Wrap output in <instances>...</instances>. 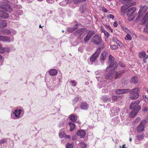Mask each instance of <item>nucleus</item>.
I'll return each mask as SVG.
<instances>
[{"mask_svg":"<svg viewBox=\"0 0 148 148\" xmlns=\"http://www.w3.org/2000/svg\"><path fill=\"white\" fill-rule=\"evenodd\" d=\"M73 0H65L63 3H70L72 2Z\"/></svg>","mask_w":148,"mask_h":148,"instance_id":"nucleus-48","label":"nucleus"},{"mask_svg":"<svg viewBox=\"0 0 148 148\" xmlns=\"http://www.w3.org/2000/svg\"><path fill=\"white\" fill-rule=\"evenodd\" d=\"M66 137L67 138H71V136L70 135H66L65 136V137Z\"/></svg>","mask_w":148,"mask_h":148,"instance_id":"nucleus-62","label":"nucleus"},{"mask_svg":"<svg viewBox=\"0 0 148 148\" xmlns=\"http://www.w3.org/2000/svg\"><path fill=\"white\" fill-rule=\"evenodd\" d=\"M142 22L143 24L148 22V11L145 14V16L143 17L142 20Z\"/></svg>","mask_w":148,"mask_h":148,"instance_id":"nucleus-20","label":"nucleus"},{"mask_svg":"<svg viewBox=\"0 0 148 148\" xmlns=\"http://www.w3.org/2000/svg\"><path fill=\"white\" fill-rule=\"evenodd\" d=\"M86 7L82 6L79 8V11L81 13H83L84 11H86Z\"/></svg>","mask_w":148,"mask_h":148,"instance_id":"nucleus-32","label":"nucleus"},{"mask_svg":"<svg viewBox=\"0 0 148 148\" xmlns=\"http://www.w3.org/2000/svg\"><path fill=\"white\" fill-rule=\"evenodd\" d=\"M141 108L140 106H138L130 113L129 116L131 118H134L137 115Z\"/></svg>","mask_w":148,"mask_h":148,"instance_id":"nucleus-6","label":"nucleus"},{"mask_svg":"<svg viewBox=\"0 0 148 148\" xmlns=\"http://www.w3.org/2000/svg\"><path fill=\"white\" fill-rule=\"evenodd\" d=\"M5 142V141L4 139H2L0 141V143L1 144H3Z\"/></svg>","mask_w":148,"mask_h":148,"instance_id":"nucleus-56","label":"nucleus"},{"mask_svg":"<svg viewBox=\"0 0 148 148\" xmlns=\"http://www.w3.org/2000/svg\"><path fill=\"white\" fill-rule=\"evenodd\" d=\"M143 14V13L139 11L138 12V17L136 18V20L137 21L139 20L140 19V18L142 17Z\"/></svg>","mask_w":148,"mask_h":148,"instance_id":"nucleus-38","label":"nucleus"},{"mask_svg":"<svg viewBox=\"0 0 148 148\" xmlns=\"http://www.w3.org/2000/svg\"><path fill=\"white\" fill-rule=\"evenodd\" d=\"M125 6H122L121 8V11L122 12H125Z\"/></svg>","mask_w":148,"mask_h":148,"instance_id":"nucleus-53","label":"nucleus"},{"mask_svg":"<svg viewBox=\"0 0 148 148\" xmlns=\"http://www.w3.org/2000/svg\"><path fill=\"white\" fill-rule=\"evenodd\" d=\"M3 32L4 34L5 35H8L11 33V32L10 30L8 29H5L3 30Z\"/></svg>","mask_w":148,"mask_h":148,"instance_id":"nucleus-29","label":"nucleus"},{"mask_svg":"<svg viewBox=\"0 0 148 148\" xmlns=\"http://www.w3.org/2000/svg\"><path fill=\"white\" fill-rule=\"evenodd\" d=\"M118 66L117 63L115 62L110 63L109 66L106 68V70H108L109 69L110 70L115 69H116Z\"/></svg>","mask_w":148,"mask_h":148,"instance_id":"nucleus-10","label":"nucleus"},{"mask_svg":"<svg viewBox=\"0 0 148 148\" xmlns=\"http://www.w3.org/2000/svg\"><path fill=\"white\" fill-rule=\"evenodd\" d=\"M125 144L123 145L122 147H121V146H120L119 148H127L125 147Z\"/></svg>","mask_w":148,"mask_h":148,"instance_id":"nucleus-63","label":"nucleus"},{"mask_svg":"<svg viewBox=\"0 0 148 148\" xmlns=\"http://www.w3.org/2000/svg\"><path fill=\"white\" fill-rule=\"evenodd\" d=\"M114 57L111 55H110L108 58V61L109 62L112 63L114 62Z\"/></svg>","mask_w":148,"mask_h":148,"instance_id":"nucleus-33","label":"nucleus"},{"mask_svg":"<svg viewBox=\"0 0 148 148\" xmlns=\"http://www.w3.org/2000/svg\"><path fill=\"white\" fill-rule=\"evenodd\" d=\"M108 55V53L105 51L103 52L100 56L101 60L103 61H104L106 59V58Z\"/></svg>","mask_w":148,"mask_h":148,"instance_id":"nucleus-17","label":"nucleus"},{"mask_svg":"<svg viewBox=\"0 0 148 148\" xmlns=\"http://www.w3.org/2000/svg\"><path fill=\"white\" fill-rule=\"evenodd\" d=\"M70 83H72L73 85L74 86H76V84H75V82L74 81V80H73V81H70Z\"/></svg>","mask_w":148,"mask_h":148,"instance_id":"nucleus-55","label":"nucleus"},{"mask_svg":"<svg viewBox=\"0 0 148 148\" xmlns=\"http://www.w3.org/2000/svg\"><path fill=\"white\" fill-rule=\"evenodd\" d=\"M108 29L110 30L112 32V29L110 26L108 27Z\"/></svg>","mask_w":148,"mask_h":148,"instance_id":"nucleus-64","label":"nucleus"},{"mask_svg":"<svg viewBox=\"0 0 148 148\" xmlns=\"http://www.w3.org/2000/svg\"><path fill=\"white\" fill-rule=\"evenodd\" d=\"M81 108L82 109L86 110L87 109L88 107V105L86 103H82L81 104Z\"/></svg>","mask_w":148,"mask_h":148,"instance_id":"nucleus-24","label":"nucleus"},{"mask_svg":"<svg viewBox=\"0 0 148 148\" xmlns=\"http://www.w3.org/2000/svg\"><path fill=\"white\" fill-rule=\"evenodd\" d=\"M73 146L72 144L67 143L66 145V148H73Z\"/></svg>","mask_w":148,"mask_h":148,"instance_id":"nucleus-39","label":"nucleus"},{"mask_svg":"<svg viewBox=\"0 0 148 148\" xmlns=\"http://www.w3.org/2000/svg\"><path fill=\"white\" fill-rule=\"evenodd\" d=\"M130 97L129 98L132 100L137 99L139 97V88L138 87L133 88L132 90L129 89Z\"/></svg>","mask_w":148,"mask_h":148,"instance_id":"nucleus-3","label":"nucleus"},{"mask_svg":"<svg viewBox=\"0 0 148 148\" xmlns=\"http://www.w3.org/2000/svg\"><path fill=\"white\" fill-rule=\"evenodd\" d=\"M47 2L49 3H53L54 2V0H46Z\"/></svg>","mask_w":148,"mask_h":148,"instance_id":"nucleus-52","label":"nucleus"},{"mask_svg":"<svg viewBox=\"0 0 148 148\" xmlns=\"http://www.w3.org/2000/svg\"><path fill=\"white\" fill-rule=\"evenodd\" d=\"M86 0H73L74 3L76 4H77L79 3L85 1Z\"/></svg>","mask_w":148,"mask_h":148,"instance_id":"nucleus-36","label":"nucleus"},{"mask_svg":"<svg viewBox=\"0 0 148 148\" xmlns=\"http://www.w3.org/2000/svg\"><path fill=\"white\" fill-rule=\"evenodd\" d=\"M83 33H81L77 37V38L79 39V40H81L82 39V38L84 36H82Z\"/></svg>","mask_w":148,"mask_h":148,"instance_id":"nucleus-47","label":"nucleus"},{"mask_svg":"<svg viewBox=\"0 0 148 148\" xmlns=\"http://www.w3.org/2000/svg\"><path fill=\"white\" fill-rule=\"evenodd\" d=\"M123 29L126 32H127L128 31V29L127 28H124Z\"/></svg>","mask_w":148,"mask_h":148,"instance_id":"nucleus-61","label":"nucleus"},{"mask_svg":"<svg viewBox=\"0 0 148 148\" xmlns=\"http://www.w3.org/2000/svg\"><path fill=\"white\" fill-rule=\"evenodd\" d=\"M76 137L75 136H74L72 137L73 140H75L76 139Z\"/></svg>","mask_w":148,"mask_h":148,"instance_id":"nucleus-60","label":"nucleus"},{"mask_svg":"<svg viewBox=\"0 0 148 148\" xmlns=\"http://www.w3.org/2000/svg\"><path fill=\"white\" fill-rule=\"evenodd\" d=\"M118 47L117 45H113L112 46V47H111L112 49L114 50L116 48H117Z\"/></svg>","mask_w":148,"mask_h":148,"instance_id":"nucleus-54","label":"nucleus"},{"mask_svg":"<svg viewBox=\"0 0 148 148\" xmlns=\"http://www.w3.org/2000/svg\"><path fill=\"white\" fill-rule=\"evenodd\" d=\"M144 30L148 33V22L146 23V28H144Z\"/></svg>","mask_w":148,"mask_h":148,"instance_id":"nucleus-46","label":"nucleus"},{"mask_svg":"<svg viewBox=\"0 0 148 148\" xmlns=\"http://www.w3.org/2000/svg\"><path fill=\"white\" fill-rule=\"evenodd\" d=\"M79 100V98L78 97L75 98L73 101V104H75L77 103Z\"/></svg>","mask_w":148,"mask_h":148,"instance_id":"nucleus-43","label":"nucleus"},{"mask_svg":"<svg viewBox=\"0 0 148 148\" xmlns=\"http://www.w3.org/2000/svg\"><path fill=\"white\" fill-rule=\"evenodd\" d=\"M137 137L138 140H141L143 138L144 136L143 134H138L137 135Z\"/></svg>","mask_w":148,"mask_h":148,"instance_id":"nucleus-34","label":"nucleus"},{"mask_svg":"<svg viewBox=\"0 0 148 148\" xmlns=\"http://www.w3.org/2000/svg\"><path fill=\"white\" fill-rule=\"evenodd\" d=\"M5 51H9V49L7 48H4L2 47V45L0 44V53H3Z\"/></svg>","mask_w":148,"mask_h":148,"instance_id":"nucleus-21","label":"nucleus"},{"mask_svg":"<svg viewBox=\"0 0 148 148\" xmlns=\"http://www.w3.org/2000/svg\"><path fill=\"white\" fill-rule=\"evenodd\" d=\"M103 11H104L105 12H107L108 11L107 9L105 7H103L102 8Z\"/></svg>","mask_w":148,"mask_h":148,"instance_id":"nucleus-57","label":"nucleus"},{"mask_svg":"<svg viewBox=\"0 0 148 148\" xmlns=\"http://www.w3.org/2000/svg\"><path fill=\"white\" fill-rule=\"evenodd\" d=\"M100 45L99 46V47L98 49H100V50L101 51V49H103L104 47V46L102 42V41L101 42V43L99 44Z\"/></svg>","mask_w":148,"mask_h":148,"instance_id":"nucleus-41","label":"nucleus"},{"mask_svg":"<svg viewBox=\"0 0 148 148\" xmlns=\"http://www.w3.org/2000/svg\"><path fill=\"white\" fill-rule=\"evenodd\" d=\"M147 10V7L146 5L142 6L140 8L139 11L143 14Z\"/></svg>","mask_w":148,"mask_h":148,"instance_id":"nucleus-26","label":"nucleus"},{"mask_svg":"<svg viewBox=\"0 0 148 148\" xmlns=\"http://www.w3.org/2000/svg\"><path fill=\"white\" fill-rule=\"evenodd\" d=\"M146 120L142 121L137 127V131L139 132L143 131L144 130V126L146 124Z\"/></svg>","mask_w":148,"mask_h":148,"instance_id":"nucleus-7","label":"nucleus"},{"mask_svg":"<svg viewBox=\"0 0 148 148\" xmlns=\"http://www.w3.org/2000/svg\"><path fill=\"white\" fill-rule=\"evenodd\" d=\"M143 112H147L148 111V108L147 107H144L143 108Z\"/></svg>","mask_w":148,"mask_h":148,"instance_id":"nucleus-49","label":"nucleus"},{"mask_svg":"<svg viewBox=\"0 0 148 148\" xmlns=\"http://www.w3.org/2000/svg\"><path fill=\"white\" fill-rule=\"evenodd\" d=\"M140 100L138 99L134 102L131 103L130 106V108L131 109H133L134 108H135L138 106V105L139 104Z\"/></svg>","mask_w":148,"mask_h":148,"instance_id":"nucleus-13","label":"nucleus"},{"mask_svg":"<svg viewBox=\"0 0 148 148\" xmlns=\"http://www.w3.org/2000/svg\"><path fill=\"white\" fill-rule=\"evenodd\" d=\"M119 110L118 108L116 107H113L111 110V115L113 116L118 114Z\"/></svg>","mask_w":148,"mask_h":148,"instance_id":"nucleus-12","label":"nucleus"},{"mask_svg":"<svg viewBox=\"0 0 148 148\" xmlns=\"http://www.w3.org/2000/svg\"><path fill=\"white\" fill-rule=\"evenodd\" d=\"M138 81V79L136 76H132L131 77L130 82L134 84H136Z\"/></svg>","mask_w":148,"mask_h":148,"instance_id":"nucleus-18","label":"nucleus"},{"mask_svg":"<svg viewBox=\"0 0 148 148\" xmlns=\"http://www.w3.org/2000/svg\"><path fill=\"white\" fill-rule=\"evenodd\" d=\"M5 2L1 1L0 2V10L11 13L13 10V8L9 4L10 2L8 0H4Z\"/></svg>","mask_w":148,"mask_h":148,"instance_id":"nucleus-1","label":"nucleus"},{"mask_svg":"<svg viewBox=\"0 0 148 148\" xmlns=\"http://www.w3.org/2000/svg\"><path fill=\"white\" fill-rule=\"evenodd\" d=\"M59 135L61 138H63L65 137V136H66V134L64 132L62 133V132H60Z\"/></svg>","mask_w":148,"mask_h":148,"instance_id":"nucleus-35","label":"nucleus"},{"mask_svg":"<svg viewBox=\"0 0 148 148\" xmlns=\"http://www.w3.org/2000/svg\"><path fill=\"white\" fill-rule=\"evenodd\" d=\"M0 40L5 42H10V38L8 36L0 35Z\"/></svg>","mask_w":148,"mask_h":148,"instance_id":"nucleus-15","label":"nucleus"},{"mask_svg":"<svg viewBox=\"0 0 148 148\" xmlns=\"http://www.w3.org/2000/svg\"><path fill=\"white\" fill-rule=\"evenodd\" d=\"M112 99L114 101H116L118 100L117 97L116 95L113 96L112 97Z\"/></svg>","mask_w":148,"mask_h":148,"instance_id":"nucleus-42","label":"nucleus"},{"mask_svg":"<svg viewBox=\"0 0 148 148\" xmlns=\"http://www.w3.org/2000/svg\"><path fill=\"white\" fill-rule=\"evenodd\" d=\"M146 53L145 51L140 52L139 53V57L140 58H144L145 56Z\"/></svg>","mask_w":148,"mask_h":148,"instance_id":"nucleus-31","label":"nucleus"},{"mask_svg":"<svg viewBox=\"0 0 148 148\" xmlns=\"http://www.w3.org/2000/svg\"><path fill=\"white\" fill-rule=\"evenodd\" d=\"M119 64L120 66L121 67H124L125 66V64L122 63V62H120L119 63Z\"/></svg>","mask_w":148,"mask_h":148,"instance_id":"nucleus-50","label":"nucleus"},{"mask_svg":"<svg viewBox=\"0 0 148 148\" xmlns=\"http://www.w3.org/2000/svg\"><path fill=\"white\" fill-rule=\"evenodd\" d=\"M114 18V17L113 15L111 14L110 15L109 17V18H112V19H113Z\"/></svg>","mask_w":148,"mask_h":148,"instance_id":"nucleus-59","label":"nucleus"},{"mask_svg":"<svg viewBox=\"0 0 148 148\" xmlns=\"http://www.w3.org/2000/svg\"><path fill=\"white\" fill-rule=\"evenodd\" d=\"M101 38L98 34L95 35L92 39V42L96 45H99L102 41Z\"/></svg>","mask_w":148,"mask_h":148,"instance_id":"nucleus-4","label":"nucleus"},{"mask_svg":"<svg viewBox=\"0 0 148 148\" xmlns=\"http://www.w3.org/2000/svg\"><path fill=\"white\" fill-rule=\"evenodd\" d=\"M77 119V117L74 115H71L69 116V119L72 122H75Z\"/></svg>","mask_w":148,"mask_h":148,"instance_id":"nucleus-28","label":"nucleus"},{"mask_svg":"<svg viewBox=\"0 0 148 148\" xmlns=\"http://www.w3.org/2000/svg\"><path fill=\"white\" fill-rule=\"evenodd\" d=\"M125 39L126 40H132L131 36L129 34H127L125 37Z\"/></svg>","mask_w":148,"mask_h":148,"instance_id":"nucleus-37","label":"nucleus"},{"mask_svg":"<svg viewBox=\"0 0 148 148\" xmlns=\"http://www.w3.org/2000/svg\"><path fill=\"white\" fill-rule=\"evenodd\" d=\"M78 28L77 27H74V28H70L69 29V31H70L71 33L73 32L76 30Z\"/></svg>","mask_w":148,"mask_h":148,"instance_id":"nucleus-40","label":"nucleus"},{"mask_svg":"<svg viewBox=\"0 0 148 148\" xmlns=\"http://www.w3.org/2000/svg\"><path fill=\"white\" fill-rule=\"evenodd\" d=\"M94 34V32L90 31L87 33L86 35L84 38V41L86 42H88Z\"/></svg>","mask_w":148,"mask_h":148,"instance_id":"nucleus-8","label":"nucleus"},{"mask_svg":"<svg viewBox=\"0 0 148 148\" xmlns=\"http://www.w3.org/2000/svg\"><path fill=\"white\" fill-rule=\"evenodd\" d=\"M3 10H0V18L4 19H6L9 17V14Z\"/></svg>","mask_w":148,"mask_h":148,"instance_id":"nucleus-14","label":"nucleus"},{"mask_svg":"<svg viewBox=\"0 0 148 148\" xmlns=\"http://www.w3.org/2000/svg\"><path fill=\"white\" fill-rule=\"evenodd\" d=\"M104 33V34L105 36L107 38H108L109 34V33L107 31H106Z\"/></svg>","mask_w":148,"mask_h":148,"instance_id":"nucleus-51","label":"nucleus"},{"mask_svg":"<svg viewBox=\"0 0 148 148\" xmlns=\"http://www.w3.org/2000/svg\"><path fill=\"white\" fill-rule=\"evenodd\" d=\"M80 145L82 148H85L86 147V145L84 142H82L80 144Z\"/></svg>","mask_w":148,"mask_h":148,"instance_id":"nucleus-45","label":"nucleus"},{"mask_svg":"<svg viewBox=\"0 0 148 148\" xmlns=\"http://www.w3.org/2000/svg\"><path fill=\"white\" fill-rule=\"evenodd\" d=\"M136 8L134 7H132L129 8L127 11L126 14L128 16L132 15L133 13L136 11Z\"/></svg>","mask_w":148,"mask_h":148,"instance_id":"nucleus-9","label":"nucleus"},{"mask_svg":"<svg viewBox=\"0 0 148 148\" xmlns=\"http://www.w3.org/2000/svg\"><path fill=\"white\" fill-rule=\"evenodd\" d=\"M86 134V133L84 130H81L77 131V134L81 138H82L85 136Z\"/></svg>","mask_w":148,"mask_h":148,"instance_id":"nucleus-16","label":"nucleus"},{"mask_svg":"<svg viewBox=\"0 0 148 148\" xmlns=\"http://www.w3.org/2000/svg\"><path fill=\"white\" fill-rule=\"evenodd\" d=\"M101 52V51L100 49H97L95 52L90 58V61L93 62H94L99 56Z\"/></svg>","mask_w":148,"mask_h":148,"instance_id":"nucleus-5","label":"nucleus"},{"mask_svg":"<svg viewBox=\"0 0 148 148\" xmlns=\"http://www.w3.org/2000/svg\"><path fill=\"white\" fill-rule=\"evenodd\" d=\"M7 25V21L6 20L0 19V28L5 27Z\"/></svg>","mask_w":148,"mask_h":148,"instance_id":"nucleus-19","label":"nucleus"},{"mask_svg":"<svg viewBox=\"0 0 148 148\" xmlns=\"http://www.w3.org/2000/svg\"><path fill=\"white\" fill-rule=\"evenodd\" d=\"M103 100L105 102H108L110 101V99L107 96H104L103 97Z\"/></svg>","mask_w":148,"mask_h":148,"instance_id":"nucleus-30","label":"nucleus"},{"mask_svg":"<svg viewBox=\"0 0 148 148\" xmlns=\"http://www.w3.org/2000/svg\"><path fill=\"white\" fill-rule=\"evenodd\" d=\"M85 31V29L84 28H82L81 29H79L76 32H75L73 34L74 35L77 36L79 34H80L82 33H81L82 32H83Z\"/></svg>","mask_w":148,"mask_h":148,"instance_id":"nucleus-25","label":"nucleus"},{"mask_svg":"<svg viewBox=\"0 0 148 148\" xmlns=\"http://www.w3.org/2000/svg\"><path fill=\"white\" fill-rule=\"evenodd\" d=\"M113 25H114V26L115 27H116L117 26V22L116 21H115L114 22V23L113 24Z\"/></svg>","mask_w":148,"mask_h":148,"instance_id":"nucleus-58","label":"nucleus"},{"mask_svg":"<svg viewBox=\"0 0 148 148\" xmlns=\"http://www.w3.org/2000/svg\"><path fill=\"white\" fill-rule=\"evenodd\" d=\"M69 125L70 126V131H72L75 129V125L73 123L71 122H69Z\"/></svg>","mask_w":148,"mask_h":148,"instance_id":"nucleus-27","label":"nucleus"},{"mask_svg":"<svg viewBox=\"0 0 148 148\" xmlns=\"http://www.w3.org/2000/svg\"><path fill=\"white\" fill-rule=\"evenodd\" d=\"M113 39L114 40H115L117 44L119 46L121 45V42L119 41H118L117 39L115 38H113Z\"/></svg>","mask_w":148,"mask_h":148,"instance_id":"nucleus-44","label":"nucleus"},{"mask_svg":"<svg viewBox=\"0 0 148 148\" xmlns=\"http://www.w3.org/2000/svg\"><path fill=\"white\" fill-rule=\"evenodd\" d=\"M129 89H117L116 90V93L118 94H121L126 93L129 92Z\"/></svg>","mask_w":148,"mask_h":148,"instance_id":"nucleus-11","label":"nucleus"},{"mask_svg":"<svg viewBox=\"0 0 148 148\" xmlns=\"http://www.w3.org/2000/svg\"><path fill=\"white\" fill-rule=\"evenodd\" d=\"M21 112V110L20 109L18 110H15L13 113L15 116L17 118H19Z\"/></svg>","mask_w":148,"mask_h":148,"instance_id":"nucleus-22","label":"nucleus"},{"mask_svg":"<svg viewBox=\"0 0 148 148\" xmlns=\"http://www.w3.org/2000/svg\"><path fill=\"white\" fill-rule=\"evenodd\" d=\"M57 71L54 69H51L49 71V74L51 75H55L57 74Z\"/></svg>","mask_w":148,"mask_h":148,"instance_id":"nucleus-23","label":"nucleus"},{"mask_svg":"<svg viewBox=\"0 0 148 148\" xmlns=\"http://www.w3.org/2000/svg\"><path fill=\"white\" fill-rule=\"evenodd\" d=\"M117 74V72L116 71H110L106 75L105 78L106 79L111 80L113 78L114 75H115L114 78L116 79L122 76L121 73L118 74Z\"/></svg>","mask_w":148,"mask_h":148,"instance_id":"nucleus-2","label":"nucleus"}]
</instances>
